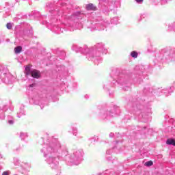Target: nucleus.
Segmentation results:
<instances>
[{"instance_id": "f257e3e1", "label": "nucleus", "mask_w": 175, "mask_h": 175, "mask_svg": "<svg viewBox=\"0 0 175 175\" xmlns=\"http://www.w3.org/2000/svg\"><path fill=\"white\" fill-rule=\"evenodd\" d=\"M31 77L33 79H39L40 77V71L38 70H33L31 71Z\"/></svg>"}, {"instance_id": "f03ea898", "label": "nucleus", "mask_w": 175, "mask_h": 175, "mask_svg": "<svg viewBox=\"0 0 175 175\" xmlns=\"http://www.w3.org/2000/svg\"><path fill=\"white\" fill-rule=\"evenodd\" d=\"M86 10H92L95 11L97 10L96 6L94 5L93 3H89L86 5Z\"/></svg>"}, {"instance_id": "7ed1b4c3", "label": "nucleus", "mask_w": 175, "mask_h": 175, "mask_svg": "<svg viewBox=\"0 0 175 175\" xmlns=\"http://www.w3.org/2000/svg\"><path fill=\"white\" fill-rule=\"evenodd\" d=\"M166 144L168 146H175V140L173 138H168L166 141Z\"/></svg>"}, {"instance_id": "20e7f679", "label": "nucleus", "mask_w": 175, "mask_h": 175, "mask_svg": "<svg viewBox=\"0 0 175 175\" xmlns=\"http://www.w3.org/2000/svg\"><path fill=\"white\" fill-rule=\"evenodd\" d=\"M21 51H23V47H21V46H18L14 48L15 54H20Z\"/></svg>"}, {"instance_id": "39448f33", "label": "nucleus", "mask_w": 175, "mask_h": 175, "mask_svg": "<svg viewBox=\"0 0 175 175\" xmlns=\"http://www.w3.org/2000/svg\"><path fill=\"white\" fill-rule=\"evenodd\" d=\"M25 72L27 76H29V75H31V67L29 66H26Z\"/></svg>"}, {"instance_id": "423d86ee", "label": "nucleus", "mask_w": 175, "mask_h": 175, "mask_svg": "<svg viewBox=\"0 0 175 175\" xmlns=\"http://www.w3.org/2000/svg\"><path fill=\"white\" fill-rule=\"evenodd\" d=\"M131 57H133V58H136L137 55H139V54L137 53V52L133 51L131 53Z\"/></svg>"}, {"instance_id": "0eeeda50", "label": "nucleus", "mask_w": 175, "mask_h": 175, "mask_svg": "<svg viewBox=\"0 0 175 175\" xmlns=\"http://www.w3.org/2000/svg\"><path fill=\"white\" fill-rule=\"evenodd\" d=\"M152 164H153L152 161H149L148 162H146L144 165L145 166L150 167V166H152Z\"/></svg>"}, {"instance_id": "6e6552de", "label": "nucleus", "mask_w": 175, "mask_h": 175, "mask_svg": "<svg viewBox=\"0 0 175 175\" xmlns=\"http://www.w3.org/2000/svg\"><path fill=\"white\" fill-rule=\"evenodd\" d=\"M6 27L8 29H12V23H7Z\"/></svg>"}, {"instance_id": "1a4fd4ad", "label": "nucleus", "mask_w": 175, "mask_h": 175, "mask_svg": "<svg viewBox=\"0 0 175 175\" xmlns=\"http://www.w3.org/2000/svg\"><path fill=\"white\" fill-rule=\"evenodd\" d=\"M36 83H32V84H31V85H29V87L30 88H32L36 87Z\"/></svg>"}, {"instance_id": "9d476101", "label": "nucleus", "mask_w": 175, "mask_h": 175, "mask_svg": "<svg viewBox=\"0 0 175 175\" xmlns=\"http://www.w3.org/2000/svg\"><path fill=\"white\" fill-rule=\"evenodd\" d=\"M137 3H141V2H143V0H135Z\"/></svg>"}, {"instance_id": "9b49d317", "label": "nucleus", "mask_w": 175, "mask_h": 175, "mask_svg": "<svg viewBox=\"0 0 175 175\" xmlns=\"http://www.w3.org/2000/svg\"><path fill=\"white\" fill-rule=\"evenodd\" d=\"M2 175H9V173H8V172H4Z\"/></svg>"}, {"instance_id": "f8f14e48", "label": "nucleus", "mask_w": 175, "mask_h": 175, "mask_svg": "<svg viewBox=\"0 0 175 175\" xmlns=\"http://www.w3.org/2000/svg\"><path fill=\"white\" fill-rule=\"evenodd\" d=\"M9 123H10V124H13V121L9 120Z\"/></svg>"}]
</instances>
